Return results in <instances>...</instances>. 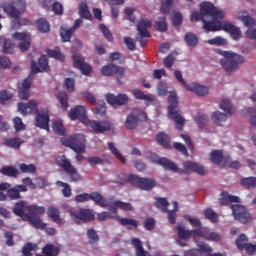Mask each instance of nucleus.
Returning <instances> with one entry per match:
<instances>
[{
    "label": "nucleus",
    "instance_id": "46",
    "mask_svg": "<svg viewBox=\"0 0 256 256\" xmlns=\"http://www.w3.org/2000/svg\"><path fill=\"white\" fill-rule=\"evenodd\" d=\"M48 57H51L52 59H57L58 61H65V55L61 53V49L59 47H56L55 50L48 49L46 51Z\"/></svg>",
    "mask_w": 256,
    "mask_h": 256
},
{
    "label": "nucleus",
    "instance_id": "52",
    "mask_svg": "<svg viewBox=\"0 0 256 256\" xmlns=\"http://www.w3.org/2000/svg\"><path fill=\"white\" fill-rule=\"evenodd\" d=\"M205 219H208L211 223L219 222V214L213 211L211 208H207L204 210Z\"/></svg>",
    "mask_w": 256,
    "mask_h": 256
},
{
    "label": "nucleus",
    "instance_id": "43",
    "mask_svg": "<svg viewBox=\"0 0 256 256\" xmlns=\"http://www.w3.org/2000/svg\"><path fill=\"white\" fill-rule=\"evenodd\" d=\"M210 161L214 165H221V163H223V150H212L210 153Z\"/></svg>",
    "mask_w": 256,
    "mask_h": 256
},
{
    "label": "nucleus",
    "instance_id": "8",
    "mask_svg": "<svg viewBox=\"0 0 256 256\" xmlns=\"http://www.w3.org/2000/svg\"><path fill=\"white\" fill-rule=\"evenodd\" d=\"M56 165H58V167H62L66 175H68L70 183H79V181L83 179L77 168L71 164V160H69L67 156L62 155L56 158Z\"/></svg>",
    "mask_w": 256,
    "mask_h": 256
},
{
    "label": "nucleus",
    "instance_id": "7",
    "mask_svg": "<svg viewBox=\"0 0 256 256\" xmlns=\"http://www.w3.org/2000/svg\"><path fill=\"white\" fill-rule=\"evenodd\" d=\"M223 19H225L223 10H219L217 7L213 6L212 13L208 14L204 19L202 29H204L206 33L223 31Z\"/></svg>",
    "mask_w": 256,
    "mask_h": 256
},
{
    "label": "nucleus",
    "instance_id": "11",
    "mask_svg": "<svg viewBox=\"0 0 256 256\" xmlns=\"http://www.w3.org/2000/svg\"><path fill=\"white\" fill-rule=\"evenodd\" d=\"M74 201L76 203H87V201H94L96 205L99 207H102V209H107L109 207V202H107V199L101 195V193L94 191L89 193H82V194H77L74 197Z\"/></svg>",
    "mask_w": 256,
    "mask_h": 256
},
{
    "label": "nucleus",
    "instance_id": "35",
    "mask_svg": "<svg viewBox=\"0 0 256 256\" xmlns=\"http://www.w3.org/2000/svg\"><path fill=\"white\" fill-rule=\"evenodd\" d=\"M3 145H5V147H10L11 149H20L21 145H23V140L19 137L5 138L3 140Z\"/></svg>",
    "mask_w": 256,
    "mask_h": 256
},
{
    "label": "nucleus",
    "instance_id": "37",
    "mask_svg": "<svg viewBox=\"0 0 256 256\" xmlns=\"http://www.w3.org/2000/svg\"><path fill=\"white\" fill-rule=\"evenodd\" d=\"M0 173L5 177H13L14 179H17V177H19V170H17V168H15L14 166H4L0 170Z\"/></svg>",
    "mask_w": 256,
    "mask_h": 256
},
{
    "label": "nucleus",
    "instance_id": "30",
    "mask_svg": "<svg viewBox=\"0 0 256 256\" xmlns=\"http://www.w3.org/2000/svg\"><path fill=\"white\" fill-rule=\"evenodd\" d=\"M187 91H191L192 93H196V95H199L200 97H203L209 93V88L199 85V84H188Z\"/></svg>",
    "mask_w": 256,
    "mask_h": 256
},
{
    "label": "nucleus",
    "instance_id": "15",
    "mask_svg": "<svg viewBox=\"0 0 256 256\" xmlns=\"http://www.w3.org/2000/svg\"><path fill=\"white\" fill-rule=\"evenodd\" d=\"M231 209L234 219L239 221V223H243L245 225L251 221V214L249 213V210L245 208V206L232 204Z\"/></svg>",
    "mask_w": 256,
    "mask_h": 256
},
{
    "label": "nucleus",
    "instance_id": "24",
    "mask_svg": "<svg viewBox=\"0 0 256 256\" xmlns=\"http://www.w3.org/2000/svg\"><path fill=\"white\" fill-rule=\"evenodd\" d=\"M226 33H230L232 39L234 41H238V39H241V29L239 27L233 25V23L228 21H223V30Z\"/></svg>",
    "mask_w": 256,
    "mask_h": 256
},
{
    "label": "nucleus",
    "instance_id": "2",
    "mask_svg": "<svg viewBox=\"0 0 256 256\" xmlns=\"http://www.w3.org/2000/svg\"><path fill=\"white\" fill-rule=\"evenodd\" d=\"M68 117L71 121H77V119H79L81 123L91 128L94 133H107V131L113 129V124L108 120H89V118H87V107L84 105H77L70 109Z\"/></svg>",
    "mask_w": 256,
    "mask_h": 256
},
{
    "label": "nucleus",
    "instance_id": "49",
    "mask_svg": "<svg viewBox=\"0 0 256 256\" xmlns=\"http://www.w3.org/2000/svg\"><path fill=\"white\" fill-rule=\"evenodd\" d=\"M137 125H138L137 117H135V115L133 114L128 115L125 121L126 129H128L129 131H133V129H137Z\"/></svg>",
    "mask_w": 256,
    "mask_h": 256
},
{
    "label": "nucleus",
    "instance_id": "12",
    "mask_svg": "<svg viewBox=\"0 0 256 256\" xmlns=\"http://www.w3.org/2000/svg\"><path fill=\"white\" fill-rule=\"evenodd\" d=\"M151 20L146 18H141L137 24L138 34L136 36V41L140 43L141 47H147V39L151 37V33L147 29H151Z\"/></svg>",
    "mask_w": 256,
    "mask_h": 256
},
{
    "label": "nucleus",
    "instance_id": "48",
    "mask_svg": "<svg viewBox=\"0 0 256 256\" xmlns=\"http://www.w3.org/2000/svg\"><path fill=\"white\" fill-rule=\"evenodd\" d=\"M212 120L216 125L221 127L227 121V114L216 111L212 114Z\"/></svg>",
    "mask_w": 256,
    "mask_h": 256
},
{
    "label": "nucleus",
    "instance_id": "64",
    "mask_svg": "<svg viewBox=\"0 0 256 256\" xmlns=\"http://www.w3.org/2000/svg\"><path fill=\"white\" fill-rule=\"evenodd\" d=\"M14 129L17 133L21 131H25V125L23 124V120L20 117H15L13 119Z\"/></svg>",
    "mask_w": 256,
    "mask_h": 256
},
{
    "label": "nucleus",
    "instance_id": "44",
    "mask_svg": "<svg viewBox=\"0 0 256 256\" xmlns=\"http://www.w3.org/2000/svg\"><path fill=\"white\" fill-rule=\"evenodd\" d=\"M36 25H37L38 31H40L41 33H49V31H51V25L44 18L37 19Z\"/></svg>",
    "mask_w": 256,
    "mask_h": 256
},
{
    "label": "nucleus",
    "instance_id": "41",
    "mask_svg": "<svg viewBox=\"0 0 256 256\" xmlns=\"http://www.w3.org/2000/svg\"><path fill=\"white\" fill-rule=\"evenodd\" d=\"M56 97L61 104L62 109H64V111H67L69 109V95H67V92L60 91L58 92Z\"/></svg>",
    "mask_w": 256,
    "mask_h": 256
},
{
    "label": "nucleus",
    "instance_id": "58",
    "mask_svg": "<svg viewBox=\"0 0 256 256\" xmlns=\"http://www.w3.org/2000/svg\"><path fill=\"white\" fill-rule=\"evenodd\" d=\"M241 185L245 187V189H253L256 187V177H246L241 179Z\"/></svg>",
    "mask_w": 256,
    "mask_h": 256
},
{
    "label": "nucleus",
    "instance_id": "1",
    "mask_svg": "<svg viewBox=\"0 0 256 256\" xmlns=\"http://www.w3.org/2000/svg\"><path fill=\"white\" fill-rule=\"evenodd\" d=\"M13 213L17 217H21L24 221H28L34 229H45V223L39 215H44L45 207L36 204L27 205L26 201L20 200L13 207Z\"/></svg>",
    "mask_w": 256,
    "mask_h": 256
},
{
    "label": "nucleus",
    "instance_id": "27",
    "mask_svg": "<svg viewBox=\"0 0 256 256\" xmlns=\"http://www.w3.org/2000/svg\"><path fill=\"white\" fill-rule=\"evenodd\" d=\"M238 21H241L245 27H255L256 21L255 19L249 15L247 11H240L237 14Z\"/></svg>",
    "mask_w": 256,
    "mask_h": 256
},
{
    "label": "nucleus",
    "instance_id": "61",
    "mask_svg": "<svg viewBox=\"0 0 256 256\" xmlns=\"http://www.w3.org/2000/svg\"><path fill=\"white\" fill-rule=\"evenodd\" d=\"M19 169L21 173H35L37 171V167L34 164H26V163H21L19 165Z\"/></svg>",
    "mask_w": 256,
    "mask_h": 256
},
{
    "label": "nucleus",
    "instance_id": "51",
    "mask_svg": "<svg viewBox=\"0 0 256 256\" xmlns=\"http://www.w3.org/2000/svg\"><path fill=\"white\" fill-rule=\"evenodd\" d=\"M155 29L160 33H165L167 31V18L165 16L158 18V20L155 23Z\"/></svg>",
    "mask_w": 256,
    "mask_h": 256
},
{
    "label": "nucleus",
    "instance_id": "19",
    "mask_svg": "<svg viewBox=\"0 0 256 256\" xmlns=\"http://www.w3.org/2000/svg\"><path fill=\"white\" fill-rule=\"evenodd\" d=\"M113 197L109 198L107 202L109 205L107 206L109 211H112L113 215L117 216V209H121L122 211H133V205L129 202H123L121 200L113 201Z\"/></svg>",
    "mask_w": 256,
    "mask_h": 256
},
{
    "label": "nucleus",
    "instance_id": "5",
    "mask_svg": "<svg viewBox=\"0 0 256 256\" xmlns=\"http://www.w3.org/2000/svg\"><path fill=\"white\" fill-rule=\"evenodd\" d=\"M117 183L120 185H125V183H129L132 185V187H137L138 189H141L142 191H151L156 185L157 181L153 178H147V177H139L135 174L125 175L120 174L118 176Z\"/></svg>",
    "mask_w": 256,
    "mask_h": 256
},
{
    "label": "nucleus",
    "instance_id": "45",
    "mask_svg": "<svg viewBox=\"0 0 256 256\" xmlns=\"http://www.w3.org/2000/svg\"><path fill=\"white\" fill-rule=\"evenodd\" d=\"M220 109L225 111L228 115H233L235 113V106L231 104V100L227 98L222 99V103L220 104Z\"/></svg>",
    "mask_w": 256,
    "mask_h": 256
},
{
    "label": "nucleus",
    "instance_id": "28",
    "mask_svg": "<svg viewBox=\"0 0 256 256\" xmlns=\"http://www.w3.org/2000/svg\"><path fill=\"white\" fill-rule=\"evenodd\" d=\"M117 220L122 227H126L129 231H133V229H137V227H139V221L133 218H121L120 216H117Z\"/></svg>",
    "mask_w": 256,
    "mask_h": 256
},
{
    "label": "nucleus",
    "instance_id": "33",
    "mask_svg": "<svg viewBox=\"0 0 256 256\" xmlns=\"http://www.w3.org/2000/svg\"><path fill=\"white\" fill-rule=\"evenodd\" d=\"M132 95L139 101H149V103H153V101H155V96L151 94H145L141 89L132 90Z\"/></svg>",
    "mask_w": 256,
    "mask_h": 256
},
{
    "label": "nucleus",
    "instance_id": "34",
    "mask_svg": "<svg viewBox=\"0 0 256 256\" xmlns=\"http://www.w3.org/2000/svg\"><path fill=\"white\" fill-rule=\"evenodd\" d=\"M48 217L52 219L54 223L57 225H61L63 220L61 219V211L57 207H49L48 208Z\"/></svg>",
    "mask_w": 256,
    "mask_h": 256
},
{
    "label": "nucleus",
    "instance_id": "60",
    "mask_svg": "<svg viewBox=\"0 0 256 256\" xmlns=\"http://www.w3.org/2000/svg\"><path fill=\"white\" fill-rule=\"evenodd\" d=\"M52 129H53L54 133H57L58 135H65V133H66L65 126L63 125V122H61L59 120H57L53 123Z\"/></svg>",
    "mask_w": 256,
    "mask_h": 256
},
{
    "label": "nucleus",
    "instance_id": "38",
    "mask_svg": "<svg viewBox=\"0 0 256 256\" xmlns=\"http://www.w3.org/2000/svg\"><path fill=\"white\" fill-rule=\"evenodd\" d=\"M170 105L168 106V113H177L179 110V101L177 100V94L171 93L168 97Z\"/></svg>",
    "mask_w": 256,
    "mask_h": 256
},
{
    "label": "nucleus",
    "instance_id": "42",
    "mask_svg": "<svg viewBox=\"0 0 256 256\" xmlns=\"http://www.w3.org/2000/svg\"><path fill=\"white\" fill-rule=\"evenodd\" d=\"M42 253H43V255H47V256H57L60 253V249H59V247H57L53 244H46L42 248Z\"/></svg>",
    "mask_w": 256,
    "mask_h": 256
},
{
    "label": "nucleus",
    "instance_id": "50",
    "mask_svg": "<svg viewBox=\"0 0 256 256\" xmlns=\"http://www.w3.org/2000/svg\"><path fill=\"white\" fill-rule=\"evenodd\" d=\"M184 41L188 47H197V44L199 43V38H197V35L188 32L185 37Z\"/></svg>",
    "mask_w": 256,
    "mask_h": 256
},
{
    "label": "nucleus",
    "instance_id": "18",
    "mask_svg": "<svg viewBox=\"0 0 256 256\" xmlns=\"http://www.w3.org/2000/svg\"><path fill=\"white\" fill-rule=\"evenodd\" d=\"M70 217L79 219L80 221H95V214L91 209L81 208L80 210L71 209Z\"/></svg>",
    "mask_w": 256,
    "mask_h": 256
},
{
    "label": "nucleus",
    "instance_id": "31",
    "mask_svg": "<svg viewBox=\"0 0 256 256\" xmlns=\"http://www.w3.org/2000/svg\"><path fill=\"white\" fill-rule=\"evenodd\" d=\"M177 231H178V237L180 239H183L184 241H189V239H191L193 235L194 237H197V234L195 233L196 230H187L182 225L177 226Z\"/></svg>",
    "mask_w": 256,
    "mask_h": 256
},
{
    "label": "nucleus",
    "instance_id": "54",
    "mask_svg": "<svg viewBox=\"0 0 256 256\" xmlns=\"http://www.w3.org/2000/svg\"><path fill=\"white\" fill-rule=\"evenodd\" d=\"M174 205V209L173 210H167L168 213V221L169 223H171V225H175V223H177V211H179V206L177 204V202H173Z\"/></svg>",
    "mask_w": 256,
    "mask_h": 256
},
{
    "label": "nucleus",
    "instance_id": "62",
    "mask_svg": "<svg viewBox=\"0 0 256 256\" xmlns=\"http://www.w3.org/2000/svg\"><path fill=\"white\" fill-rule=\"evenodd\" d=\"M4 237L6 239L5 245L7 247H14L15 246V240H13V238L15 237V234H13V232L5 231L4 232Z\"/></svg>",
    "mask_w": 256,
    "mask_h": 256
},
{
    "label": "nucleus",
    "instance_id": "26",
    "mask_svg": "<svg viewBox=\"0 0 256 256\" xmlns=\"http://www.w3.org/2000/svg\"><path fill=\"white\" fill-rule=\"evenodd\" d=\"M183 168L185 171H191L192 173H197L198 175H205V167L199 165L197 162L184 161Z\"/></svg>",
    "mask_w": 256,
    "mask_h": 256
},
{
    "label": "nucleus",
    "instance_id": "10",
    "mask_svg": "<svg viewBox=\"0 0 256 256\" xmlns=\"http://www.w3.org/2000/svg\"><path fill=\"white\" fill-rule=\"evenodd\" d=\"M64 147H69L74 153H85V136L82 134H76L61 139Z\"/></svg>",
    "mask_w": 256,
    "mask_h": 256
},
{
    "label": "nucleus",
    "instance_id": "21",
    "mask_svg": "<svg viewBox=\"0 0 256 256\" xmlns=\"http://www.w3.org/2000/svg\"><path fill=\"white\" fill-rule=\"evenodd\" d=\"M197 237H202V239H206V241H214L215 243H219L221 241V236L217 232H212L209 228H204L201 230H195Z\"/></svg>",
    "mask_w": 256,
    "mask_h": 256
},
{
    "label": "nucleus",
    "instance_id": "13",
    "mask_svg": "<svg viewBox=\"0 0 256 256\" xmlns=\"http://www.w3.org/2000/svg\"><path fill=\"white\" fill-rule=\"evenodd\" d=\"M145 157L151 163H156L157 165H161L166 171H175L177 169V164H174L168 158H159V155L155 152H145Z\"/></svg>",
    "mask_w": 256,
    "mask_h": 256
},
{
    "label": "nucleus",
    "instance_id": "55",
    "mask_svg": "<svg viewBox=\"0 0 256 256\" xmlns=\"http://www.w3.org/2000/svg\"><path fill=\"white\" fill-rule=\"evenodd\" d=\"M187 221L194 228L193 231H203L205 229L199 218L188 216Z\"/></svg>",
    "mask_w": 256,
    "mask_h": 256
},
{
    "label": "nucleus",
    "instance_id": "56",
    "mask_svg": "<svg viewBox=\"0 0 256 256\" xmlns=\"http://www.w3.org/2000/svg\"><path fill=\"white\" fill-rule=\"evenodd\" d=\"M249 244V238L245 234H240L238 238L236 239V247L240 251H245L246 245Z\"/></svg>",
    "mask_w": 256,
    "mask_h": 256
},
{
    "label": "nucleus",
    "instance_id": "32",
    "mask_svg": "<svg viewBox=\"0 0 256 256\" xmlns=\"http://www.w3.org/2000/svg\"><path fill=\"white\" fill-rule=\"evenodd\" d=\"M78 13L82 19H86L87 21L93 20V15L91 14V11H89V6L85 2H81L79 4Z\"/></svg>",
    "mask_w": 256,
    "mask_h": 256
},
{
    "label": "nucleus",
    "instance_id": "63",
    "mask_svg": "<svg viewBox=\"0 0 256 256\" xmlns=\"http://www.w3.org/2000/svg\"><path fill=\"white\" fill-rule=\"evenodd\" d=\"M56 185H58L59 187H63L62 195L64 197H70L71 196V186H69L67 183L61 182V181H57Z\"/></svg>",
    "mask_w": 256,
    "mask_h": 256
},
{
    "label": "nucleus",
    "instance_id": "14",
    "mask_svg": "<svg viewBox=\"0 0 256 256\" xmlns=\"http://www.w3.org/2000/svg\"><path fill=\"white\" fill-rule=\"evenodd\" d=\"M213 3L211 2H202L200 4V12L194 11L191 14V21H202V23L205 21V18L210 15V13H213Z\"/></svg>",
    "mask_w": 256,
    "mask_h": 256
},
{
    "label": "nucleus",
    "instance_id": "36",
    "mask_svg": "<svg viewBox=\"0 0 256 256\" xmlns=\"http://www.w3.org/2000/svg\"><path fill=\"white\" fill-rule=\"evenodd\" d=\"M170 119H173L175 125H176V129H178V131H181V129H183V127H185V118H183L180 114H179V110H176V113H168Z\"/></svg>",
    "mask_w": 256,
    "mask_h": 256
},
{
    "label": "nucleus",
    "instance_id": "3",
    "mask_svg": "<svg viewBox=\"0 0 256 256\" xmlns=\"http://www.w3.org/2000/svg\"><path fill=\"white\" fill-rule=\"evenodd\" d=\"M39 104L37 100H30L28 103L20 102L18 103V111L22 115H31V113L36 115L35 125L40 129L49 131V108H42L39 110Z\"/></svg>",
    "mask_w": 256,
    "mask_h": 256
},
{
    "label": "nucleus",
    "instance_id": "23",
    "mask_svg": "<svg viewBox=\"0 0 256 256\" xmlns=\"http://www.w3.org/2000/svg\"><path fill=\"white\" fill-rule=\"evenodd\" d=\"M31 96V79L26 78L23 80L21 86L18 87V97L23 101H27Z\"/></svg>",
    "mask_w": 256,
    "mask_h": 256
},
{
    "label": "nucleus",
    "instance_id": "25",
    "mask_svg": "<svg viewBox=\"0 0 256 256\" xmlns=\"http://www.w3.org/2000/svg\"><path fill=\"white\" fill-rule=\"evenodd\" d=\"M0 47H2V52L6 55H13L15 53V43L5 36H0Z\"/></svg>",
    "mask_w": 256,
    "mask_h": 256
},
{
    "label": "nucleus",
    "instance_id": "17",
    "mask_svg": "<svg viewBox=\"0 0 256 256\" xmlns=\"http://www.w3.org/2000/svg\"><path fill=\"white\" fill-rule=\"evenodd\" d=\"M101 73L105 77L118 75L117 81L118 83H121V79L125 76V68L119 67L115 64H107L101 68Z\"/></svg>",
    "mask_w": 256,
    "mask_h": 256
},
{
    "label": "nucleus",
    "instance_id": "16",
    "mask_svg": "<svg viewBox=\"0 0 256 256\" xmlns=\"http://www.w3.org/2000/svg\"><path fill=\"white\" fill-rule=\"evenodd\" d=\"M72 61L75 69H79L82 75H85L86 77L91 75L93 67L85 62V58L81 56V54H73Z\"/></svg>",
    "mask_w": 256,
    "mask_h": 256
},
{
    "label": "nucleus",
    "instance_id": "20",
    "mask_svg": "<svg viewBox=\"0 0 256 256\" xmlns=\"http://www.w3.org/2000/svg\"><path fill=\"white\" fill-rule=\"evenodd\" d=\"M38 65L37 62L33 60L31 61V73H49V71H51V68L49 67V59H47V56L45 55L39 58Z\"/></svg>",
    "mask_w": 256,
    "mask_h": 256
},
{
    "label": "nucleus",
    "instance_id": "47",
    "mask_svg": "<svg viewBox=\"0 0 256 256\" xmlns=\"http://www.w3.org/2000/svg\"><path fill=\"white\" fill-rule=\"evenodd\" d=\"M154 205L156 209H161L162 213H167V211H169V201L167 198H156Z\"/></svg>",
    "mask_w": 256,
    "mask_h": 256
},
{
    "label": "nucleus",
    "instance_id": "39",
    "mask_svg": "<svg viewBox=\"0 0 256 256\" xmlns=\"http://www.w3.org/2000/svg\"><path fill=\"white\" fill-rule=\"evenodd\" d=\"M156 141L161 145L162 147H165V149L171 148V141L169 140V135L160 132L156 135Z\"/></svg>",
    "mask_w": 256,
    "mask_h": 256
},
{
    "label": "nucleus",
    "instance_id": "29",
    "mask_svg": "<svg viewBox=\"0 0 256 256\" xmlns=\"http://www.w3.org/2000/svg\"><path fill=\"white\" fill-rule=\"evenodd\" d=\"M131 245H133L136 250V256H151V254L145 251V248H143V243L141 242V239L132 238Z\"/></svg>",
    "mask_w": 256,
    "mask_h": 256
},
{
    "label": "nucleus",
    "instance_id": "59",
    "mask_svg": "<svg viewBox=\"0 0 256 256\" xmlns=\"http://www.w3.org/2000/svg\"><path fill=\"white\" fill-rule=\"evenodd\" d=\"M195 121L200 129H205L209 123V118L204 114H198Z\"/></svg>",
    "mask_w": 256,
    "mask_h": 256
},
{
    "label": "nucleus",
    "instance_id": "9",
    "mask_svg": "<svg viewBox=\"0 0 256 256\" xmlns=\"http://www.w3.org/2000/svg\"><path fill=\"white\" fill-rule=\"evenodd\" d=\"M3 191H7V195L9 199L15 201L17 199H21V193H26L27 186L25 185H16L11 188V184L7 182L0 183V201H7V195L3 193Z\"/></svg>",
    "mask_w": 256,
    "mask_h": 256
},
{
    "label": "nucleus",
    "instance_id": "57",
    "mask_svg": "<svg viewBox=\"0 0 256 256\" xmlns=\"http://www.w3.org/2000/svg\"><path fill=\"white\" fill-rule=\"evenodd\" d=\"M73 33H75V30L72 28H70V29L61 28L60 37L62 38L64 43H67V42L71 41V37H72Z\"/></svg>",
    "mask_w": 256,
    "mask_h": 256
},
{
    "label": "nucleus",
    "instance_id": "53",
    "mask_svg": "<svg viewBox=\"0 0 256 256\" xmlns=\"http://www.w3.org/2000/svg\"><path fill=\"white\" fill-rule=\"evenodd\" d=\"M92 113H94V115H99V117H105V115H107V106L105 102L100 101L98 105L92 109Z\"/></svg>",
    "mask_w": 256,
    "mask_h": 256
},
{
    "label": "nucleus",
    "instance_id": "22",
    "mask_svg": "<svg viewBox=\"0 0 256 256\" xmlns=\"http://www.w3.org/2000/svg\"><path fill=\"white\" fill-rule=\"evenodd\" d=\"M106 101L113 107H115V105H127V103H129V96H127V94H118L117 96H115V94H108Z\"/></svg>",
    "mask_w": 256,
    "mask_h": 256
},
{
    "label": "nucleus",
    "instance_id": "6",
    "mask_svg": "<svg viewBox=\"0 0 256 256\" xmlns=\"http://www.w3.org/2000/svg\"><path fill=\"white\" fill-rule=\"evenodd\" d=\"M219 54L223 57L220 59V65L227 75L235 73L239 70V66L245 63V57L241 54L231 51H220Z\"/></svg>",
    "mask_w": 256,
    "mask_h": 256
},
{
    "label": "nucleus",
    "instance_id": "4",
    "mask_svg": "<svg viewBox=\"0 0 256 256\" xmlns=\"http://www.w3.org/2000/svg\"><path fill=\"white\" fill-rule=\"evenodd\" d=\"M4 13L12 22L13 29H21V17L27 11V2L25 0H10L9 3L2 4Z\"/></svg>",
    "mask_w": 256,
    "mask_h": 256
},
{
    "label": "nucleus",
    "instance_id": "40",
    "mask_svg": "<svg viewBox=\"0 0 256 256\" xmlns=\"http://www.w3.org/2000/svg\"><path fill=\"white\" fill-rule=\"evenodd\" d=\"M108 149H109L110 153H112V155H114V157H116V159L120 160V162H122L123 164L127 163V158H125V156H123V154H121V152H119V149H117V147H115V143L108 142Z\"/></svg>",
    "mask_w": 256,
    "mask_h": 256
}]
</instances>
